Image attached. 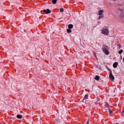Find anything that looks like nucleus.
Segmentation results:
<instances>
[{
	"mask_svg": "<svg viewBox=\"0 0 124 124\" xmlns=\"http://www.w3.org/2000/svg\"><path fill=\"white\" fill-rule=\"evenodd\" d=\"M108 47V46H104V48H102V49L103 52L106 54L108 55L109 54V52L106 49Z\"/></svg>",
	"mask_w": 124,
	"mask_h": 124,
	"instance_id": "obj_1",
	"label": "nucleus"
},
{
	"mask_svg": "<svg viewBox=\"0 0 124 124\" xmlns=\"http://www.w3.org/2000/svg\"><path fill=\"white\" fill-rule=\"evenodd\" d=\"M109 78L112 81H113L114 79V77L112 74V73H109Z\"/></svg>",
	"mask_w": 124,
	"mask_h": 124,
	"instance_id": "obj_2",
	"label": "nucleus"
},
{
	"mask_svg": "<svg viewBox=\"0 0 124 124\" xmlns=\"http://www.w3.org/2000/svg\"><path fill=\"white\" fill-rule=\"evenodd\" d=\"M43 11L44 12H46V14L50 13L51 12V11L48 9H47L46 10L45 9H44L43 10Z\"/></svg>",
	"mask_w": 124,
	"mask_h": 124,
	"instance_id": "obj_3",
	"label": "nucleus"
},
{
	"mask_svg": "<svg viewBox=\"0 0 124 124\" xmlns=\"http://www.w3.org/2000/svg\"><path fill=\"white\" fill-rule=\"evenodd\" d=\"M108 27H104L102 30H101V31H108Z\"/></svg>",
	"mask_w": 124,
	"mask_h": 124,
	"instance_id": "obj_4",
	"label": "nucleus"
},
{
	"mask_svg": "<svg viewBox=\"0 0 124 124\" xmlns=\"http://www.w3.org/2000/svg\"><path fill=\"white\" fill-rule=\"evenodd\" d=\"M118 64V63L117 62H114L113 64V66L114 68H116L117 65Z\"/></svg>",
	"mask_w": 124,
	"mask_h": 124,
	"instance_id": "obj_5",
	"label": "nucleus"
},
{
	"mask_svg": "<svg viewBox=\"0 0 124 124\" xmlns=\"http://www.w3.org/2000/svg\"><path fill=\"white\" fill-rule=\"evenodd\" d=\"M101 33L105 35H108L109 33V31H101Z\"/></svg>",
	"mask_w": 124,
	"mask_h": 124,
	"instance_id": "obj_6",
	"label": "nucleus"
},
{
	"mask_svg": "<svg viewBox=\"0 0 124 124\" xmlns=\"http://www.w3.org/2000/svg\"><path fill=\"white\" fill-rule=\"evenodd\" d=\"M104 11L103 10H100L99 11V15H101L102 14V13H103V12Z\"/></svg>",
	"mask_w": 124,
	"mask_h": 124,
	"instance_id": "obj_7",
	"label": "nucleus"
},
{
	"mask_svg": "<svg viewBox=\"0 0 124 124\" xmlns=\"http://www.w3.org/2000/svg\"><path fill=\"white\" fill-rule=\"evenodd\" d=\"M95 79L96 80L98 81L100 79V77L96 75L95 78Z\"/></svg>",
	"mask_w": 124,
	"mask_h": 124,
	"instance_id": "obj_8",
	"label": "nucleus"
},
{
	"mask_svg": "<svg viewBox=\"0 0 124 124\" xmlns=\"http://www.w3.org/2000/svg\"><path fill=\"white\" fill-rule=\"evenodd\" d=\"M17 117L18 119H21L22 117V116L18 114L17 115Z\"/></svg>",
	"mask_w": 124,
	"mask_h": 124,
	"instance_id": "obj_9",
	"label": "nucleus"
},
{
	"mask_svg": "<svg viewBox=\"0 0 124 124\" xmlns=\"http://www.w3.org/2000/svg\"><path fill=\"white\" fill-rule=\"evenodd\" d=\"M73 25L72 24H70L68 25V27L69 29H70L73 28Z\"/></svg>",
	"mask_w": 124,
	"mask_h": 124,
	"instance_id": "obj_10",
	"label": "nucleus"
},
{
	"mask_svg": "<svg viewBox=\"0 0 124 124\" xmlns=\"http://www.w3.org/2000/svg\"><path fill=\"white\" fill-rule=\"evenodd\" d=\"M108 111L109 112V113L110 114H111L112 113V110L110 109V108L108 107Z\"/></svg>",
	"mask_w": 124,
	"mask_h": 124,
	"instance_id": "obj_11",
	"label": "nucleus"
},
{
	"mask_svg": "<svg viewBox=\"0 0 124 124\" xmlns=\"http://www.w3.org/2000/svg\"><path fill=\"white\" fill-rule=\"evenodd\" d=\"M52 3L54 4H55L57 3L56 0H53L52 1Z\"/></svg>",
	"mask_w": 124,
	"mask_h": 124,
	"instance_id": "obj_12",
	"label": "nucleus"
},
{
	"mask_svg": "<svg viewBox=\"0 0 124 124\" xmlns=\"http://www.w3.org/2000/svg\"><path fill=\"white\" fill-rule=\"evenodd\" d=\"M88 95L87 94H86L85 96L84 97V99L83 100V101L84 100V99H87L88 98Z\"/></svg>",
	"mask_w": 124,
	"mask_h": 124,
	"instance_id": "obj_13",
	"label": "nucleus"
},
{
	"mask_svg": "<svg viewBox=\"0 0 124 124\" xmlns=\"http://www.w3.org/2000/svg\"><path fill=\"white\" fill-rule=\"evenodd\" d=\"M103 16H104L103 14H102L101 15H100V16L99 17V19H101V18H102L103 17H104Z\"/></svg>",
	"mask_w": 124,
	"mask_h": 124,
	"instance_id": "obj_14",
	"label": "nucleus"
},
{
	"mask_svg": "<svg viewBox=\"0 0 124 124\" xmlns=\"http://www.w3.org/2000/svg\"><path fill=\"white\" fill-rule=\"evenodd\" d=\"M123 52V51L122 50H120L118 52V53L119 54H121Z\"/></svg>",
	"mask_w": 124,
	"mask_h": 124,
	"instance_id": "obj_15",
	"label": "nucleus"
},
{
	"mask_svg": "<svg viewBox=\"0 0 124 124\" xmlns=\"http://www.w3.org/2000/svg\"><path fill=\"white\" fill-rule=\"evenodd\" d=\"M117 45L118 46H119V48H121V45L118 42L117 43Z\"/></svg>",
	"mask_w": 124,
	"mask_h": 124,
	"instance_id": "obj_16",
	"label": "nucleus"
},
{
	"mask_svg": "<svg viewBox=\"0 0 124 124\" xmlns=\"http://www.w3.org/2000/svg\"><path fill=\"white\" fill-rule=\"evenodd\" d=\"M60 11L61 12H63L64 11L63 8H61L60 9Z\"/></svg>",
	"mask_w": 124,
	"mask_h": 124,
	"instance_id": "obj_17",
	"label": "nucleus"
},
{
	"mask_svg": "<svg viewBox=\"0 0 124 124\" xmlns=\"http://www.w3.org/2000/svg\"><path fill=\"white\" fill-rule=\"evenodd\" d=\"M108 70L109 71V73H112L111 71L108 68Z\"/></svg>",
	"mask_w": 124,
	"mask_h": 124,
	"instance_id": "obj_18",
	"label": "nucleus"
},
{
	"mask_svg": "<svg viewBox=\"0 0 124 124\" xmlns=\"http://www.w3.org/2000/svg\"><path fill=\"white\" fill-rule=\"evenodd\" d=\"M66 31H71V30L69 29H68Z\"/></svg>",
	"mask_w": 124,
	"mask_h": 124,
	"instance_id": "obj_19",
	"label": "nucleus"
},
{
	"mask_svg": "<svg viewBox=\"0 0 124 124\" xmlns=\"http://www.w3.org/2000/svg\"><path fill=\"white\" fill-rule=\"evenodd\" d=\"M89 123V120H88V121L87 122L86 124H88Z\"/></svg>",
	"mask_w": 124,
	"mask_h": 124,
	"instance_id": "obj_20",
	"label": "nucleus"
},
{
	"mask_svg": "<svg viewBox=\"0 0 124 124\" xmlns=\"http://www.w3.org/2000/svg\"><path fill=\"white\" fill-rule=\"evenodd\" d=\"M71 31H67V32L68 33H70Z\"/></svg>",
	"mask_w": 124,
	"mask_h": 124,
	"instance_id": "obj_21",
	"label": "nucleus"
},
{
	"mask_svg": "<svg viewBox=\"0 0 124 124\" xmlns=\"http://www.w3.org/2000/svg\"><path fill=\"white\" fill-rule=\"evenodd\" d=\"M123 62L124 63V57L123 58Z\"/></svg>",
	"mask_w": 124,
	"mask_h": 124,
	"instance_id": "obj_22",
	"label": "nucleus"
},
{
	"mask_svg": "<svg viewBox=\"0 0 124 124\" xmlns=\"http://www.w3.org/2000/svg\"><path fill=\"white\" fill-rule=\"evenodd\" d=\"M124 113V111L123 110L122 111V113L123 114Z\"/></svg>",
	"mask_w": 124,
	"mask_h": 124,
	"instance_id": "obj_23",
	"label": "nucleus"
},
{
	"mask_svg": "<svg viewBox=\"0 0 124 124\" xmlns=\"http://www.w3.org/2000/svg\"><path fill=\"white\" fill-rule=\"evenodd\" d=\"M94 55L95 57H96V55L95 54H94Z\"/></svg>",
	"mask_w": 124,
	"mask_h": 124,
	"instance_id": "obj_24",
	"label": "nucleus"
}]
</instances>
